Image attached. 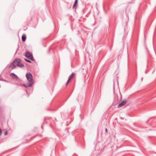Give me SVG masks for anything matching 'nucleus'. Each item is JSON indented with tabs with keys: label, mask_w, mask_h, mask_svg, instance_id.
I'll return each instance as SVG.
<instances>
[{
	"label": "nucleus",
	"mask_w": 156,
	"mask_h": 156,
	"mask_svg": "<svg viewBox=\"0 0 156 156\" xmlns=\"http://www.w3.org/2000/svg\"><path fill=\"white\" fill-rule=\"evenodd\" d=\"M21 60L19 58L16 59L10 64L9 66V67H11L12 69H15L16 66L21 67L24 66V65L22 63H21Z\"/></svg>",
	"instance_id": "obj_1"
},
{
	"label": "nucleus",
	"mask_w": 156,
	"mask_h": 156,
	"mask_svg": "<svg viewBox=\"0 0 156 156\" xmlns=\"http://www.w3.org/2000/svg\"><path fill=\"white\" fill-rule=\"evenodd\" d=\"M26 77L28 81L30 83V86H32L34 83L32 75L30 73H28L26 74Z\"/></svg>",
	"instance_id": "obj_2"
},
{
	"label": "nucleus",
	"mask_w": 156,
	"mask_h": 156,
	"mask_svg": "<svg viewBox=\"0 0 156 156\" xmlns=\"http://www.w3.org/2000/svg\"><path fill=\"white\" fill-rule=\"evenodd\" d=\"M25 56L29 59L32 61H34V59L33 58V55L31 53L29 52H27L25 53Z\"/></svg>",
	"instance_id": "obj_3"
},
{
	"label": "nucleus",
	"mask_w": 156,
	"mask_h": 156,
	"mask_svg": "<svg viewBox=\"0 0 156 156\" xmlns=\"http://www.w3.org/2000/svg\"><path fill=\"white\" fill-rule=\"evenodd\" d=\"M75 75V73H72L69 76V78H68V80L67 82V83L66 84V85L67 86L69 82L70 81L73 79L74 76Z\"/></svg>",
	"instance_id": "obj_4"
},
{
	"label": "nucleus",
	"mask_w": 156,
	"mask_h": 156,
	"mask_svg": "<svg viewBox=\"0 0 156 156\" xmlns=\"http://www.w3.org/2000/svg\"><path fill=\"white\" fill-rule=\"evenodd\" d=\"M127 101L126 100H123L118 105V107L120 108L123 105H124L126 103Z\"/></svg>",
	"instance_id": "obj_5"
},
{
	"label": "nucleus",
	"mask_w": 156,
	"mask_h": 156,
	"mask_svg": "<svg viewBox=\"0 0 156 156\" xmlns=\"http://www.w3.org/2000/svg\"><path fill=\"white\" fill-rule=\"evenodd\" d=\"M10 76L14 79H16L18 78V76L14 73H11L10 74Z\"/></svg>",
	"instance_id": "obj_6"
},
{
	"label": "nucleus",
	"mask_w": 156,
	"mask_h": 156,
	"mask_svg": "<svg viewBox=\"0 0 156 156\" xmlns=\"http://www.w3.org/2000/svg\"><path fill=\"white\" fill-rule=\"evenodd\" d=\"M26 36L25 35H23L22 37V40L23 41H25L26 40Z\"/></svg>",
	"instance_id": "obj_7"
},
{
	"label": "nucleus",
	"mask_w": 156,
	"mask_h": 156,
	"mask_svg": "<svg viewBox=\"0 0 156 156\" xmlns=\"http://www.w3.org/2000/svg\"><path fill=\"white\" fill-rule=\"evenodd\" d=\"M30 83H29V84L28 85H27L26 84H23V86L25 88H27L28 87H31L32 86H30Z\"/></svg>",
	"instance_id": "obj_8"
},
{
	"label": "nucleus",
	"mask_w": 156,
	"mask_h": 156,
	"mask_svg": "<svg viewBox=\"0 0 156 156\" xmlns=\"http://www.w3.org/2000/svg\"><path fill=\"white\" fill-rule=\"evenodd\" d=\"M25 60L27 62H29V63H31V61H30V60L27 59H26V58H25Z\"/></svg>",
	"instance_id": "obj_9"
},
{
	"label": "nucleus",
	"mask_w": 156,
	"mask_h": 156,
	"mask_svg": "<svg viewBox=\"0 0 156 156\" xmlns=\"http://www.w3.org/2000/svg\"><path fill=\"white\" fill-rule=\"evenodd\" d=\"M77 3H78V0H75V2H74V3H75V4L77 5Z\"/></svg>",
	"instance_id": "obj_10"
},
{
	"label": "nucleus",
	"mask_w": 156,
	"mask_h": 156,
	"mask_svg": "<svg viewBox=\"0 0 156 156\" xmlns=\"http://www.w3.org/2000/svg\"><path fill=\"white\" fill-rule=\"evenodd\" d=\"M76 5V4H75V3H74V4H73V9H74L75 6Z\"/></svg>",
	"instance_id": "obj_11"
},
{
	"label": "nucleus",
	"mask_w": 156,
	"mask_h": 156,
	"mask_svg": "<svg viewBox=\"0 0 156 156\" xmlns=\"http://www.w3.org/2000/svg\"><path fill=\"white\" fill-rule=\"evenodd\" d=\"M8 132L7 131H6L5 133V135H7L8 134Z\"/></svg>",
	"instance_id": "obj_12"
},
{
	"label": "nucleus",
	"mask_w": 156,
	"mask_h": 156,
	"mask_svg": "<svg viewBox=\"0 0 156 156\" xmlns=\"http://www.w3.org/2000/svg\"><path fill=\"white\" fill-rule=\"evenodd\" d=\"M105 131L106 132V133L108 132V129L107 128H106L105 129Z\"/></svg>",
	"instance_id": "obj_13"
},
{
	"label": "nucleus",
	"mask_w": 156,
	"mask_h": 156,
	"mask_svg": "<svg viewBox=\"0 0 156 156\" xmlns=\"http://www.w3.org/2000/svg\"><path fill=\"white\" fill-rule=\"evenodd\" d=\"M143 79V78L142 77V79H141V80H142H142Z\"/></svg>",
	"instance_id": "obj_14"
}]
</instances>
